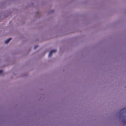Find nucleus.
Returning a JSON list of instances; mask_svg holds the SVG:
<instances>
[{
  "label": "nucleus",
  "mask_w": 126,
  "mask_h": 126,
  "mask_svg": "<svg viewBox=\"0 0 126 126\" xmlns=\"http://www.w3.org/2000/svg\"><path fill=\"white\" fill-rule=\"evenodd\" d=\"M57 50L56 49H54L53 50H52L51 52H50L49 54L48 55V57H49L51 56L52 55V53L53 52H56Z\"/></svg>",
  "instance_id": "obj_1"
},
{
  "label": "nucleus",
  "mask_w": 126,
  "mask_h": 126,
  "mask_svg": "<svg viewBox=\"0 0 126 126\" xmlns=\"http://www.w3.org/2000/svg\"><path fill=\"white\" fill-rule=\"evenodd\" d=\"M11 39L12 38H10L8 39L5 41V43L6 44L8 43L9 42L10 40H11Z\"/></svg>",
  "instance_id": "obj_2"
},
{
  "label": "nucleus",
  "mask_w": 126,
  "mask_h": 126,
  "mask_svg": "<svg viewBox=\"0 0 126 126\" xmlns=\"http://www.w3.org/2000/svg\"><path fill=\"white\" fill-rule=\"evenodd\" d=\"M38 47V46H35V47H34V49H36L37 47Z\"/></svg>",
  "instance_id": "obj_3"
},
{
  "label": "nucleus",
  "mask_w": 126,
  "mask_h": 126,
  "mask_svg": "<svg viewBox=\"0 0 126 126\" xmlns=\"http://www.w3.org/2000/svg\"><path fill=\"white\" fill-rule=\"evenodd\" d=\"M3 72L2 70H0V73H2Z\"/></svg>",
  "instance_id": "obj_4"
}]
</instances>
